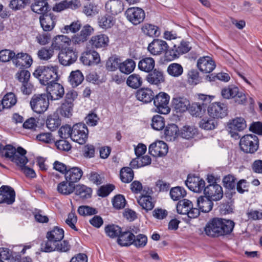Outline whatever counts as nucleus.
<instances>
[{"mask_svg":"<svg viewBox=\"0 0 262 262\" xmlns=\"http://www.w3.org/2000/svg\"><path fill=\"white\" fill-rule=\"evenodd\" d=\"M26 153L27 151L21 147L16 149L11 145L4 146L0 144V154L19 166L27 177L34 178L36 174L34 170L25 166L28 162L26 156Z\"/></svg>","mask_w":262,"mask_h":262,"instance_id":"f257e3e1","label":"nucleus"},{"mask_svg":"<svg viewBox=\"0 0 262 262\" xmlns=\"http://www.w3.org/2000/svg\"><path fill=\"white\" fill-rule=\"evenodd\" d=\"M234 223L230 220L213 218L204 228L205 233L209 236L215 237L229 234L233 231Z\"/></svg>","mask_w":262,"mask_h":262,"instance_id":"f03ea898","label":"nucleus"},{"mask_svg":"<svg viewBox=\"0 0 262 262\" xmlns=\"http://www.w3.org/2000/svg\"><path fill=\"white\" fill-rule=\"evenodd\" d=\"M33 75L42 85L48 84L57 80L58 68L56 66H39L34 72Z\"/></svg>","mask_w":262,"mask_h":262,"instance_id":"7ed1b4c3","label":"nucleus"},{"mask_svg":"<svg viewBox=\"0 0 262 262\" xmlns=\"http://www.w3.org/2000/svg\"><path fill=\"white\" fill-rule=\"evenodd\" d=\"M241 149L247 154H254L258 149L259 140L254 135L248 134L243 136L239 141Z\"/></svg>","mask_w":262,"mask_h":262,"instance_id":"20e7f679","label":"nucleus"},{"mask_svg":"<svg viewBox=\"0 0 262 262\" xmlns=\"http://www.w3.org/2000/svg\"><path fill=\"white\" fill-rule=\"evenodd\" d=\"M30 104L33 112L42 114L46 112L49 105V98L46 94L34 95L31 99Z\"/></svg>","mask_w":262,"mask_h":262,"instance_id":"39448f33","label":"nucleus"},{"mask_svg":"<svg viewBox=\"0 0 262 262\" xmlns=\"http://www.w3.org/2000/svg\"><path fill=\"white\" fill-rule=\"evenodd\" d=\"M179 214L187 215L189 218H196L200 215L199 209L194 208L191 201L187 199L180 200L177 205Z\"/></svg>","mask_w":262,"mask_h":262,"instance_id":"423d86ee","label":"nucleus"},{"mask_svg":"<svg viewBox=\"0 0 262 262\" xmlns=\"http://www.w3.org/2000/svg\"><path fill=\"white\" fill-rule=\"evenodd\" d=\"M47 241L43 242L40 245V250L42 251L52 245L60 242L64 237V231L58 227H54L52 230L48 231L46 235Z\"/></svg>","mask_w":262,"mask_h":262,"instance_id":"0eeeda50","label":"nucleus"},{"mask_svg":"<svg viewBox=\"0 0 262 262\" xmlns=\"http://www.w3.org/2000/svg\"><path fill=\"white\" fill-rule=\"evenodd\" d=\"M88 133L85 124L82 123H77L73 126L71 139L79 144H83L88 139Z\"/></svg>","mask_w":262,"mask_h":262,"instance_id":"6e6552de","label":"nucleus"},{"mask_svg":"<svg viewBox=\"0 0 262 262\" xmlns=\"http://www.w3.org/2000/svg\"><path fill=\"white\" fill-rule=\"evenodd\" d=\"M191 49L188 42L182 41L178 45H174L166 52V57L169 60L178 58L180 55L188 52Z\"/></svg>","mask_w":262,"mask_h":262,"instance_id":"1a4fd4ad","label":"nucleus"},{"mask_svg":"<svg viewBox=\"0 0 262 262\" xmlns=\"http://www.w3.org/2000/svg\"><path fill=\"white\" fill-rule=\"evenodd\" d=\"M222 96L225 99L234 98L235 102L243 104L246 101V97L244 93L239 92L237 87L230 85L222 90Z\"/></svg>","mask_w":262,"mask_h":262,"instance_id":"9d476101","label":"nucleus"},{"mask_svg":"<svg viewBox=\"0 0 262 262\" xmlns=\"http://www.w3.org/2000/svg\"><path fill=\"white\" fill-rule=\"evenodd\" d=\"M154 104L156 107V111L159 113L167 114L170 111L168 106L169 96L166 93L160 92L154 97Z\"/></svg>","mask_w":262,"mask_h":262,"instance_id":"9b49d317","label":"nucleus"},{"mask_svg":"<svg viewBox=\"0 0 262 262\" xmlns=\"http://www.w3.org/2000/svg\"><path fill=\"white\" fill-rule=\"evenodd\" d=\"M127 20L134 25L142 23L145 17L144 11L139 7H130L125 12Z\"/></svg>","mask_w":262,"mask_h":262,"instance_id":"f8f14e48","label":"nucleus"},{"mask_svg":"<svg viewBox=\"0 0 262 262\" xmlns=\"http://www.w3.org/2000/svg\"><path fill=\"white\" fill-rule=\"evenodd\" d=\"M94 29L89 25H84L79 33L74 34L70 38L71 42L75 45H81L85 42L90 36L94 32Z\"/></svg>","mask_w":262,"mask_h":262,"instance_id":"ddd939ff","label":"nucleus"},{"mask_svg":"<svg viewBox=\"0 0 262 262\" xmlns=\"http://www.w3.org/2000/svg\"><path fill=\"white\" fill-rule=\"evenodd\" d=\"M208 115L216 119L223 118L227 115V107L226 104L220 102L210 104L207 108Z\"/></svg>","mask_w":262,"mask_h":262,"instance_id":"4468645a","label":"nucleus"},{"mask_svg":"<svg viewBox=\"0 0 262 262\" xmlns=\"http://www.w3.org/2000/svg\"><path fill=\"white\" fill-rule=\"evenodd\" d=\"M58 58L61 64L64 66H68L73 64L76 61L77 54L71 48H68L60 51L58 54Z\"/></svg>","mask_w":262,"mask_h":262,"instance_id":"2eb2a0df","label":"nucleus"},{"mask_svg":"<svg viewBox=\"0 0 262 262\" xmlns=\"http://www.w3.org/2000/svg\"><path fill=\"white\" fill-rule=\"evenodd\" d=\"M167 42L162 39H154L148 46L147 49L150 53L153 55H160L166 52L169 49Z\"/></svg>","mask_w":262,"mask_h":262,"instance_id":"dca6fc26","label":"nucleus"},{"mask_svg":"<svg viewBox=\"0 0 262 262\" xmlns=\"http://www.w3.org/2000/svg\"><path fill=\"white\" fill-rule=\"evenodd\" d=\"M204 192L206 196L214 201L220 200L223 196L222 187L217 184L208 185Z\"/></svg>","mask_w":262,"mask_h":262,"instance_id":"f3484780","label":"nucleus"},{"mask_svg":"<svg viewBox=\"0 0 262 262\" xmlns=\"http://www.w3.org/2000/svg\"><path fill=\"white\" fill-rule=\"evenodd\" d=\"M185 184L188 188L191 191L200 193L203 190L204 191L205 188V182L200 177L195 176H191L189 175Z\"/></svg>","mask_w":262,"mask_h":262,"instance_id":"a211bd4d","label":"nucleus"},{"mask_svg":"<svg viewBox=\"0 0 262 262\" xmlns=\"http://www.w3.org/2000/svg\"><path fill=\"white\" fill-rule=\"evenodd\" d=\"M228 127L231 136L236 138L238 136L237 132H241L244 130L247 127V124L244 118L236 117L228 123Z\"/></svg>","mask_w":262,"mask_h":262,"instance_id":"6ab92c4d","label":"nucleus"},{"mask_svg":"<svg viewBox=\"0 0 262 262\" xmlns=\"http://www.w3.org/2000/svg\"><path fill=\"white\" fill-rule=\"evenodd\" d=\"M144 190L142 194L138 199V203L142 208L148 212L151 210L155 207V202L153 201L152 198L150 195L152 191L148 188V190L145 192Z\"/></svg>","mask_w":262,"mask_h":262,"instance_id":"aec40b11","label":"nucleus"},{"mask_svg":"<svg viewBox=\"0 0 262 262\" xmlns=\"http://www.w3.org/2000/svg\"><path fill=\"white\" fill-rule=\"evenodd\" d=\"M46 90L51 100H59L63 97L64 94V88L60 84L55 81L48 84Z\"/></svg>","mask_w":262,"mask_h":262,"instance_id":"412c9836","label":"nucleus"},{"mask_svg":"<svg viewBox=\"0 0 262 262\" xmlns=\"http://www.w3.org/2000/svg\"><path fill=\"white\" fill-rule=\"evenodd\" d=\"M215 62L212 58L208 56L200 57L197 61V67L203 73L211 72L215 69Z\"/></svg>","mask_w":262,"mask_h":262,"instance_id":"4be33fe9","label":"nucleus"},{"mask_svg":"<svg viewBox=\"0 0 262 262\" xmlns=\"http://www.w3.org/2000/svg\"><path fill=\"white\" fill-rule=\"evenodd\" d=\"M167 144L162 141H156L150 145L149 152L154 157H162L166 155L168 152Z\"/></svg>","mask_w":262,"mask_h":262,"instance_id":"5701e85b","label":"nucleus"},{"mask_svg":"<svg viewBox=\"0 0 262 262\" xmlns=\"http://www.w3.org/2000/svg\"><path fill=\"white\" fill-rule=\"evenodd\" d=\"M39 20L43 30L47 32L53 29L56 24V18L52 13L45 14L40 15Z\"/></svg>","mask_w":262,"mask_h":262,"instance_id":"b1692460","label":"nucleus"},{"mask_svg":"<svg viewBox=\"0 0 262 262\" xmlns=\"http://www.w3.org/2000/svg\"><path fill=\"white\" fill-rule=\"evenodd\" d=\"M12 61L16 67L28 68L31 65L32 59L31 56L26 53H15V56L12 58Z\"/></svg>","mask_w":262,"mask_h":262,"instance_id":"393cba45","label":"nucleus"},{"mask_svg":"<svg viewBox=\"0 0 262 262\" xmlns=\"http://www.w3.org/2000/svg\"><path fill=\"white\" fill-rule=\"evenodd\" d=\"M109 38L106 35L100 34L93 36L89 41L93 48H102L107 46Z\"/></svg>","mask_w":262,"mask_h":262,"instance_id":"a878e982","label":"nucleus"},{"mask_svg":"<svg viewBox=\"0 0 262 262\" xmlns=\"http://www.w3.org/2000/svg\"><path fill=\"white\" fill-rule=\"evenodd\" d=\"M71 43V40L70 37L63 35H58L53 38L51 46L54 50L61 51Z\"/></svg>","mask_w":262,"mask_h":262,"instance_id":"bb28decb","label":"nucleus"},{"mask_svg":"<svg viewBox=\"0 0 262 262\" xmlns=\"http://www.w3.org/2000/svg\"><path fill=\"white\" fill-rule=\"evenodd\" d=\"M83 175V171L78 167H69L64 174L65 179L74 184L78 182Z\"/></svg>","mask_w":262,"mask_h":262,"instance_id":"cd10ccee","label":"nucleus"},{"mask_svg":"<svg viewBox=\"0 0 262 262\" xmlns=\"http://www.w3.org/2000/svg\"><path fill=\"white\" fill-rule=\"evenodd\" d=\"M172 105L177 113H184L188 110L189 100L184 97H176L172 99Z\"/></svg>","mask_w":262,"mask_h":262,"instance_id":"c85d7f7f","label":"nucleus"},{"mask_svg":"<svg viewBox=\"0 0 262 262\" xmlns=\"http://www.w3.org/2000/svg\"><path fill=\"white\" fill-rule=\"evenodd\" d=\"M48 246L49 247L45 249L42 252H51L56 251L59 252H67L70 251L71 248V246L68 241H62V239L60 242H58L56 244Z\"/></svg>","mask_w":262,"mask_h":262,"instance_id":"c756f323","label":"nucleus"},{"mask_svg":"<svg viewBox=\"0 0 262 262\" xmlns=\"http://www.w3.org/2000/svg\"><path fill=\"white\" fill-rule=\"evenodd\" d=\"M137 99L145 103L150 102L155 96L153 91L149 88H141L139 89L136 93Z\"/></svg>","mask_w":262,"mask_h":262,"instance_id":"7c9ffc66","label":"nucleus"},{"mask_svg":"<svg viewBox=\"0 0 262 262\" xmlns=\"http://www.w3.org/2000/svg\"><path fill=\"white\" fill-rule=\"evenodd\" d=\"M146 80L150 84L159 85L164 81V77L162 71L155 69L147 75Z\"/></svg>","mask_w":262,"mask_h":262,"instance_id":"2f4dec72","label":"nucleus"},{"mask_svg":"<svg viewBox=\"0 0 262 262\" xmlns=\"http://www.w3.org/2000/svg\"><path fill=\"white\" fill-rule=\"evenodd\" d=\"M75 189V184L66 180L59 183L57 187L58 192L63 195H68L72 193Z\"/></svg>","mask_w":262,"mask_h":262,"instance_id":"473e14b6","label":"nucleus"},{"mask_svg":"<svg viewBox=\"0 0 262 262\" xmlns=\"http://www.w3.org/2000/svg\"><path fill=\"white\" fill-rule=\"evenodd\" d=\"M0 192L4 195V202L8 204H12L15 201V193L10 186H3L0 188Z\"/></svg>","mask_w":262,"mask_h":262,"instance_id":"72a5a7b5","label":"nucleus"},{"mask_svg":"<svg viewBox=\"0 0 262 262\" xmlns=\"http://www.w3.org/2000/svg\"><path fill=\"white\" fill-rule=\"evenodd\" d=\"M188 111L192 116L201 117L205 112L204 103L193 102L191 104L190 103Z\"/></svg>","mask_w":262,"mask_h":262,"instance_id":"f704fd0d","label":"nucleus"},{"mask_svg":"<svg viewBox=\"0 0 262 262\" xmlns=\"http://www.w3.org/2000/svg\"><path fill=\"white\" fill-rule=\"evenodd\" d=\"M123 5L119 0H110L105 5L107 10L112 15H117L123 10Z\"/></svg>","mask_w":262,"mask_h":262,"instance_id":"c9c22d12","label":"nucleus"},{"mask_svg":"<svg viewBox=\"0 0 262 262\" xmlns=\"http://www.w3.org/2000/svg\"><path fill=\"white\" fill-rule=\"evenodd\" d=\"M212 200L207 196H200L197 200L198 205L199 207V210H201L203 212H209L212 209L213 203Z\"/></svg>","mask_w":262,"mask_h":262,"instance_id":"e433bc0d","label":"nucleus"},{"mask_svg":"<svg viewBox=\"0 0 262 262\" xmlns=\"http://www.w3.org/2000/svg\"><path fill=\"white\" fill-rule=\"evenodd\" d=\"M155 66V61L151 57H146L141 60L138 63L140 70L145 72H151Z\"/></svg>","mask_w":262,"mask_h":262,"instance_id":"4c0bfd02","label":"nucleus"},{"mask_svg":"<svg viewBox=\"0 0 262 262\" xmlns=\"http://www.w3.org/2000/svg\"><path fill=\"white\" fill-rule=\"evenodd\" d=\"M134 237V234L130 231L121 232L117 242L121 246H128L132 245Z\"/></svg>","mask_w":262,"mask_h":262,"instance_id":"58836bf2","label":"nucleus"},{"mask_svg":"<svg viewBox=\"0 0 262 262\" xmlns=\"http://www.w3.org/2000/svg\"><path fill=\"white\" fill-rule=\"evenodd\" d=\"M179 128L175 124H170L166 126L164 130L165 137L167 141L174 140L178 135Z\"/></svg>","mask_w":262,"mask_h":262,"instance_id":"ea45409f","label":"nucleus"},{"mask_svg":"<svg viewBox=\"0 0 262 262\" xmlns=\"http://www.w3.org/2000/svg\"><path fill=\"white\" fill-rule=\"evenodd\" d=\"M115 23V19L110 15L101 16L98 19L99 27L103 29H107L112 27Z\"/></svg>","mask_w":262,"mask_h":262,"instance_id":"a19ab883","label":"nucleus"},{"mask_svg":"<svg viewBox=\"0 0 262 262\" xmlns=\"http://www.w3.org/2000/svg\"><path fill=\"white\" fill-rule=\"evenodd\" d=\"M75 194L81 199H86L91 198L92 189L84 185L75 186Z\"/></svg>","mask_w":262,"mask_h":262,"instance_id":"79ce46f5","label":"nucleus"},{"mask_svg":"<svg viewBox=\"0 0 262 262\" xmlns=\"http://www.w3.org/2000/svg\"><path fill=\"white\" fill-rule=\"evenodd\" d=\"M32 10L36 13L42 15L46 14L50 10L48 3H42L37 0H35V3L31 6Z\"/></svg>","mask_w":262,"mask_h":262,"instance_id":"37998d69","label":"nucleus"},{"mask_svg":"<svg viewBox=\"0 0 262 262\" xmlns=\"http://www.w3.org/2000/svg\"><path fill=\"white\" fill-rule=\"evenodd\" d=\"M136 63L135 61L131 59H128L120 63L119 64V70L123 73L129 74L134 71Z\"/></svg>","mask_w":262,"mask_h":262,"instance_id":"c03bdc74","label":"nucleus"},{"mask_svg":"<svg viewBox=\"0 0 262 262\" xmlns=\"http://www.w3.org/2000/svg\"><path fill=\"white\" fill-rule=\"evenodd\" d=\"M181 136L183 138L189 139L197 134V128L193 125H185L181 130Z\"/></svg>","mask_w":262,"mask_h":262,"instance_id":"a18cd8bd","label":"nucleus"},{"mask_svg":"<svg viewBox=\"0 0 262 262\" xmlns=\"http://www.w3.org/2000/svg\"><path fill=\"white\" fill-rule=\"evenodd\" d=\"M84 77L79 70L72 71L69 76V81L73 87H76L83 80Z\"/></svg>","mask_w":262,"mask_h":262,"instance_id":"49530a36","label":"nucleus"},{"mask_svg":"<svg viewBox=\"0 0 262 262\" xmlns=\"http://www.w3.org/2000/svg\"><path fill=\"white\" fill-rule=\"evenodd\" d=\"M126 83L130 88L137 89L141 85L142 79L139 75L133 74L127 78Z\"/></svg>","mask_w":262,"mask_h":262,"instance_id":"de8ad7c7","label":"nucleus"},{"mask_svg":"<svg viewBox=\"0 0 262 262\" xmlns=\"http://www.w3.org/2000/svg\"><path fill=\"white\" fill-rule=\"evenodd\" d=\"M120 176L123 182L128 183L131 182L134 178V171L130 167H123L120 170Z\"/></svg>","mask_w":262,"mask_h":262,"instance_id":"09e8293b","label":"nucleus"},{"mask_svg":"<svg viewBox=\"0 0 262 262\" xmlns=\"http://www.w3.org/2000/svg\"><path fill=\"white\" fill-rule=\"evenodd\" d=\"M142 30L145 34L150 37L158 36L160 34L158 27L151 24H144Z\"/></svg>","mask_w":262,"mask_h":262,"instance_id":"8fccbe9b","label":"nucleus"},{"mask_svg":"<svg viewBox=\"0 0 262 262\" xmlns=\"http://www.w3.org/2000/svg\"><path fill=\"white\" fill-rule=\"evenodd\" d=\"M186 195L185 190L180 186L172 188L170 191V195L173 201H178L183 198Z\"/></svg>","mask_w":262,"mask_h":262,"instance_id":"3c124183","label":"nucleus"},{"mask_svg":"<svg viewBox=\"0 0 262 262\" xmlns=\"http://www.w3.org/2000/svg\"><path fill=\"white\" fill-rule=\"evenodd\" d=\"M60 120L57 115L49 116L46 121L47 127L51 130H54L60 125Z\"/></svg>","mask_w":262,"mask_h":262,"instance_id":"603ef678","label":"nucleus"},{"mask_svg":"<svg viewBox=\"0 0 262 262\" xmlns=\"http://www.w3.org/2000/svg\"><path fill=\"white\" fill-rule=\"evenodd\" d=\"M217 125V121L214 118H204L200 122V126L206 130H212Z\"/></svg>","mask_w":262,"mask_h":262,"instance_id":"864d4df0","label":"nucleus"},{"mask_svg":"<svg viewBox=\"0 0 262 262\" xmlns=\"http://www.w3.org/2000/svg\"><path fill=\"white\" fill-rule=\"evenodd\" d=\"M54 50L51 46L49 48H42L37 53L38 58L40 60H48L50 59L54 55Z\"/></svg>","mask_w":262,"mask_h":262,"instance_id":"5fc2aeb1","label":"nucleus"},{"mask_svg":"<svg viewBox=\"0 0 262 262\" xmlns=\"http://www.w3.org/2000/svg\"><path fill=\"white\" fill-rule=\"evenodd\" d=\"M183 69L182 66L177 63H171L167 68L168 73L173 77H179L183 73Z\"/></svg>","mask_w":262,"mask_h":262,"instance_id":"6e6d98bb","label":"nucleus"},{"mask_svg":"<svg viewBox=\"0 0 262 262\" xmlns=\"http://www.w3.org/2000/svg\"><path fill=\"white\" fill-rule=\"evenodd\" d=\"M2 101L3 107L9 108L16 104L17 99L13 93H9L4 96Z\"/></svg>","mask_w":262,"mask_h":262,"instance_id":"4d7b16f0","label":"nucleus"},{"mask_svg":"<svg viewBox=\"0 0 262 262\" xmlns=\"http://www.w3.org/2000/svg\"><path fill=\"white\" fill-rule=\"evenodd\" d=\"M107 235L111 238L119 237L121 232V229L117 225H108L105 228Z\"/></svg>","mask_w":262,"mask_h":262,"instance_id":"13d9d810","label":"nucleus"},{"mask_svg":"<svg viewBox=\"0 0 262 262\" xmlns=\"http://www.w3.org/2000/svg\"><path fill=\"white\" fill-rule=\"evenodd\" d=\"M73 103H63L58 108L60 114L67 118H69L72 115Z\"/></svg>","mask_w":262,"mask_h":262,"instance_id":"bf43d9fd","label":"nucleus"},{"mask_svg":"<svg viewBox=\"0 0 262 262\" xmlns=\"http://www.w3.org/2000/svg\"><path fill=\"white\" fill-rule=\"evenodd\" d=\"M147 242V236L142 234H139L137 236L134 235L132 245H134L137 248L144 247Z\"/></svg>","mask_w":262,"mask_h":262,"instance_id":"052dcab7","label":"nucleus"},{"mask_svg":"<svg viewBox=\"0 0 262 262\" xmlns=\"http://www.w3.org/2000/svg\"><path fill=\"white\" fill-rule=\"evenodd\" d=\"M151 126L153 129L157 130L162 129L165 126V120L163 117L157 115L152 119Z\"/></svg>","mask_w":262,"mask_h":262,"instance_id":"680f3d73","label":"nucleus"},{"mask_svg":"<svg viewBox=\"0 0 262 262\" xmlns=\"http://www.w3.org/2000/svg\"><path fill=\"white\" fill-rule=\"evenodd\" d=\"M30 4V0H12L10 3L9 7L14 10H18L24 9Z\"/></svg>","mask_w":262,"mask_h":262,"instance_id":"e2e57ef3","label":"nucleus"},{"mask_svg":"<svg viewBox=\"0 0 262 262\" xmlns=\"http://www.w3.org/2000/svg\"><path fill=\"white\" fill-rule=\"evenodd\" d=\"M81 23L77 20L73 21L70 25L65 26L61 30L63 33L68 34L70 32L75 33L77 32L81 28Z\"/></svg>","mask_w":262,"mask_h":262,"instance_id":"0e129e2a","label":"nucleus"},{"mask_svg":"<svg viewBox=\"0 0 262 262\" xmlns=\"http://www.w3.org/2000/svg\"><path fill=\"white\" fill-rule=\"evenodd\" d=\"M78 212L80 215H92L97 213V211L94 208L89 206H81L78 209Z\"/></svg>","mask_w":262,"mask_h":262,"instance_id":"69168bd1","label":"nucleus"},{"mask_svg":"<svg viewBox=\"0 0 262 262\" xmlns=\"http://www.w3.org/2000/svg\"><path fill=\"white\" fill-rule=\"evenodd\" d=\"M120 60L116 57H111L108 59L106 63V69L110 71H115L119 69Z\"/></svg>","mask_w":262,"mask_h":262,"instance_id":"338daca9","label":"nucleus"},{"mask_svg":"<svg viewBox=\"0 0 262 262\" xmlns=\"http://www.w3.org/2000/svg\"><path fill=\"white\" fill-rule=\"evenodd\" d=\"M126 204V200L123 195L118 194L116 195L113 200V206L117 209H120L123 208Z\"/></svg>","mask_w":262,"mask_h":262,"instance_id":"774afa93","label":"nucleus"}]
</instances>
